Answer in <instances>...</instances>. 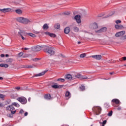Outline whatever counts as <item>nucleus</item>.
<instances>
[{
  "mask_svg": "<svg viewBox=\"0 0 126 126\" xmlns=\"http://www.w3.org/2000/svg\"><path fill=\"white\" fill-rule=\"evenodd\" d=\"M16 20H17L18 22L22 23V24H25V25L29 24V23L32 22V21L31 19L23 17H18L16 18Z\"/></svg>",
  "mask_w": 126,
  "mask_h": 126,
  "instance_id": "obj_1",
  "label": "nucleus"
},
{
  "mask_svg": "<svg viewBox=\"0 0 126 126\" xmlns=\"http://www.w3.org/2000/svg\"><path fill=\"white\" fill-rule=\"evenodd\" d=\"M45 51L49 54V55H50V56L55 55V49L52 47H47L45 49Z\"/></svg>",
  "mask_w": 126,
  "mask_h": 126,
  "instance_id": "obj_2",
  "label": "nucleus"
},
{
  "mask_svg": "<svg viewBox=\"0 0 126 126\" xmlns=\"http://www.w3.org/2000/svg\"><path fill=\"white\" fill-rule=\"evenodd\" d=\"M6 109L7 110V111H10L12 115H14V114H15V113L16 112V110H15V109L12 105L8 106L6 108Z\"/></svg>",
  "mask_w": 126,
  "mask_h": 126,
  "instance_id": "obj_3",
  "label": "nucleus"
},
{
  "mask_svg": "<svg viewBox=\"0 0 126 126\" xmlns=\"http://www.w3.org/2000/svg\"><path fill=\"white\" fill-rule=\"evenodd\" d=\"M18 101H19V102H20V103H21L22 104H26L27 103V99H26V98L22 96L20 97H18L17 98Z\"/></svg>",
  "mask_w": 126,
  "mask_h": 126,
  "instance_id": "obj_4",
  "label": "nucleus"
},
{
  "mask_svg": "<svg viewBox=\"0 0 126 126\" xmlns=\"http://www.w3.org/2000/svg\"><path fill=\"white\" fill-rule=\"evenodd\" d=\"M93 59H94L95 60H97V61H99V60H102V56L100 55H93L91 56Z\"/></svg>",
  "mask_w": 126,
  "mask_h": 126,
  "instance_id": "obj_5",
  "label": "nucleus"
},
{
  "mask_svg": "<svg viewBox=\"0 0 126 126\" xmlns=\"http://www.w3.org/2000/svg\"><path fill=\"white\" fill-rule=\"evenodd\" d=\"M11 8H3V9H0V11L3 12V13H5L6 12H10L11 11Z\"/></svg>",
  "mask_w": 126,
  "mask_h": 126,
  "instance_id": "obj_6",
  "label": "nucleus"
},
{
  "mask_svg": "<svg viewBox=\"0 0 126 126\" xmlns=\"http://www.w3.org/2000/svg\"><path fill=\"white\" fill-rule=\"evenodd\" d=\"M44 34L45 35H48V36H49L50 37H51V38H55L57 36L56 34H55V33H53L52 32H45Z\"/></svg>",
  "mask_w": 126,
  "mask_h": 126,
  "instance_id": "obj_7",
  "label": "nucleus"
},
{
  "mask_svg": "<svg viewBox=\"0 0 126 126\" xmlns=\"http://www.w3.org/2000/svg\"><path fill=\"white\" fill-rule=\"evenodd\" d=\"M75 20H76L77 23L78 24L81 23V20L80 19V15H76L74 17Z\"/></svg>",
  "mask_w": 126,
  "mask_h": 126,
  "instance_id": "obj_8",
  "label": "nucleus"
},
{
  "mask_svg": "<svg viewBox=\"0 0 126 126\" xmlns=\"http://www.w3.org/2000/svg\"><path fill=\"white\" fill-rule=\"evenodd\" d=\"M125 33H126V32H125V31H122L121 32H117L115 34V36H116V37H120L121 36H124V35H125Z\"/></svg>",
  "mask_w": 126,
  "mask_h": 126,
  "instance_id": "obj_9",
  "label": "nucleus"
},
{
  "mask_svg": "<svg viewBox=\"0 0 126 126\" xmlns=\"http://www.w3.org/2000/svg\"><path fill=\"white\" fill-rule=\"evenodd\" d=\"M90 27L92 29H97L98 28V24L96 23H94L90 26Z\"/></svg>",
  "mask_w": 126,
  "mask_h": 126,
  "instance_id": "obj_10",
  "label": "nucleus"
},
{
  "mask_svg": "<svg viewBox=\"0 0 126 126\" xmlns=\"http://www.w3.org/2000/svg\"><path fill=\"white\" fill-rule=\"evenodd\" d=\"M107 31V28H102L101 29H100V30L95 31L96 33H101L102 32H105Z\"/></svg>",
  "mask_w": 126,
  "mask_h": 126,
  "instance_id": "obj_11",
  "label": "nucleus"
},
{
  "mask_svg": "<svg viewBox=\"0 0 126 126\" xmlns=\"http://www.w3.org/2000/svg\"><path fill=\"white\" fill-rule=\"evenodd\" d=\"M71 76H77L78 77H72V79H75V78H80L81 77V75L73 73L72 74Z\"/></svg>",
  "mask_w": 126,
  "mask_h": 126,
  "instance_id": "obj_12",
  "label": "nucleus"
},
{
  "mask_svg": "<svg viewBox=\"0 0 126 126\" xmlns=\"http://www.w3.org/2000/svg\"><path fill=\"white\" fill-rule=\"evenodd\" d=\"M52 87L53 88H55V89H60V88H63V85H53L52 86Z\"/></svg>",
  "mask_w": 126,
  "mask_h": 126,
  "instance_id": "obj_13",
  "label": "nucleus"
},
{
  "mask_svg": "<svg viewBox=\"0 0 126 126\" xmlns=\"http://www.w3.org/2000/svg\"><path fill=\"white\" fill-rule=\"evenodd\" d=\"M65 96L66 97V99L68 100V99H69L70 97L71 96V94H70V92L67 91L65 93Z\"/></svg>",
  "mask_w": 126,
  "mask_h": 126,
  "instance_id": "obj_14",
  "label": "nucleus"
},
{
  "mask_svg": "<svg viewBox=\"0 0 126 126\" xmlns=\"http://www.w3.org/2000/svg\"><path fill=\"white\" fill-rule=\"evenodd\" d=\"M72 77L74 78V77H78L77 76H71V75L70 74H67L65 76V79H69V80H71L72 79Z\"/></svg>",
  "mask_w": 126,
  "mask_h": 126,
  "instance_id": "obj_15",
  "label": "nucleus"
},
{
  "mask_svg": "<svg viewBox=\"0 0 126 126\" xmlns=\"http://www.w3.org/2000/svg\"><path fill=\"white\" fill-rule=\"evenodd\" d=\"M27 34V33L24 31H19V32H18V34L20 36H26Z\"/></svg>",
  "mask_w": 126,
  "mask_h": 126,
  "instance_id": "obj_16",
  "label": "nucleus"
},
{
  "mask_svg": "<svg viewBox=\"0 0 126 126\" xmlns=\"http://www.w3.org/2000/svg\"><path fill=\"white\" fill-rule=\"evenodd\" d=\"M42 50V47L37 45L34 47V51H35V52H39V51H41Z\"/></svg>",
  "mask_w": 126,
  "mask_h": 126,
  "instance_id": "obj_17",
  "label": "nucleus"
},
{
  "mask_svg": "<svg viewBox=\"0 0 126 126\" xmlns=\"http://www.w3.org/2000/svg\"><path fill=\"white\" fill-rule=\"evenodd\" d=\"M96 114V115H100L101 113V107H96L95 108Z\"/></svg>",
  "mask_w": 126,
  "mask_h": 126,
  "instance_id": "obj_18",
  "label": "nucleus"
},
{
  "mask_svg": "<svg viewBox=\"0 0 126 126\" xmlns=\"http://www.w3.org/2000/svg\"><path fill=\"white\" fill-rule=\"evenodd\" d=\"M64 32L65 34H68L70 32V28L69 27H66L64 30Z\"/></svg>",
  "mask_w": 126,
  "mask_h": 126,
  "instance_id": "obj_19",
  "label": "nucleus"
},
{
  "mask_svg": "<svg viewBox=\"0 0 126 126\" xmlns=\"http://www.w3.org/2000/svg\"><path fill=\"white\" fill-rule=\"evenodd\" d=\"M18 32H19V30L18 29H15L12 31V33L13 35H16Z\"/></svg>",
  "mask_w": 126,
  "mask_h": 126,
  "instance_id": "obj_20",
  "label": "nucleus"
},
{
  "mask_svg": "<svg viewBox=\"0 0 126 126\" xmlns=\"http://www.w3.org/2000/svg\"><path fill=\"white\" fill-rule=\"evenodd\" d=\"M15 12L17 14H19V15H21V14H22V13H23V11L21 9H18L15 10Z\"/></svg>",
  "mask_w": 126,
  "mask_h": 126,
  "instance_id": "obj_21",
  "label": "nucleus"
},
{
  "mask_svg": "<svg viewBox=\"0 0 126 126\" xmlns=\"http://www.w3.org/2000/svg\"><path fill=\"white\" fill-rule=\"evenodd\" d=\"M115 28L116 29H124V26L122 25H115Z\"/></svg>",
  "mask_w": 126,
  "mask_h": 126,
  "instance_id": "obj_22",
  "label": "nucleus"
},
{
  "mask_svg": "<svg viewBox=\"0 0 126 126\" xmlns=\"http://www.w3.org/2000/svg\"><path fill=\"white\" fill-rule=\"evenodd\" d=\"M42 28L43 30H48V29H49V25L47 24H44Z\"/></svg>",
  "mask_w": 126,
  "mask_h": 126,
  "instance_id": "obj_23",
  "label": "nucleus"
},
{
  "mask_svg": "<svg viewBox=\"0 0 126 126\" xmlns=\"http://www.w3.org/2000/svg\"><path fill=\"white\" fill-rule=\"evenodd\" d=\"M45 99H46V100H50L52 99V97L51 96V94H45L44 95Z\"/></svg>",
  "mask_w": 126,
  "mask_h": 126,
  "instance_id": "obj_24",
  "label": "nucleus"
},
{
  "mask_svg": "<svg viewBox=\"0 0 126 126\" xmlns=\"http://www.w3.org/2000/svg\"><path fill=\"white\" fill-rule=\"evenodd\" d=\"M112 102H113V103H115V104H120V100L117 98L112 99Z\"/></svg>",
  "mask_w": 126,
  "mask_h": 126,
  "instance_id": "obj_25",
  "label": "nucleus"
},
{
  "mask_svg": "<svg viewBox=\"0 0 126 126\" xmlns=\"http://www.w3.org/2000/svg\"><path fill=\"white\" fill-rule=\"evenodd\" d=\"M60 27H61V25H60V24H56L54 25V28L55 29H60Z\"/></svg>",
  "mask_w": 126,
  "mask_h": 126,
  "instance_id": "obj_26",
  "label": "nucleus"
},
{
  "mask_svg": "<svg viewBox=\"0 0 126 126\" xmlns=\"http://www.w3.org/2000/svg\"><path fill=\"white\" fill-rule=\"evenodd\" d=\"M0 66H1V67L7 68V67L8 66V64L5 63H1L0 64Z\"/></svg>",
  "mask_w": 126,
  "mask_h": 126,
  "instance_id": "obj_27",
  "label": "nucleus"
},
{
  "mask_svg": "<svg viewBox=\"0 0 126 126\" xmlns=\"http://www.w3.org/2000/svg\"><path fill=\"white\" fill-rule=\"evenodd\" d=\"M27 35L30 36V37H32V38H35V37H36V35L32 33H27Z\"/></svg>",
  "mask_w": 126,
  "mask_h": 126,
  "instance_id": "obj_28",
  "label": "nucleus"
},
{
  "mask_svg": "<svg viewBox=\"0 0 126 126\" xmlns=\"http://www.w3.org/2000/svg\"><path fill=\"white\" fill-rule=\"evenodd\" d=\"M73 31H74V32H78V31H79V29L77 27H74Z\"/></svg>",
  "mask_w": 126,
  "mask_h": 126,
  "instance_id": "obj_29",
  "label": "nucleus"
},
{
  "mask_svg": "<svg viewBox=\"0 0 126 126\" xmlns=\"http://www.w3.org/2000/svg\"><path fill=\"white\" fill-rule=\"evenodd\" d=\"M6 63H12L13 59L11 58L8 59L6 60Z\"/></svg>",
  "mask_w": 126,
  "mask_h": 126,
  "instance_id": "obj_30",
  "label": "nucleus"
},
{
  "mask_svg": "<svg viewBox=\"0 0 126 126\" xmlns=\"http://www.w3.org/2000/svg\"><path fill=\"white\" fill-rule=\"evenodd\" d=\"M45 73H46V72H42L39 74L36 75V76H42V75H44Z\"/></svg>",
  "mask_w": 126,
  "mask_h": 126,
  "instance_id": "obj_31",
  "label": "nucleus"
},
{
  "mask_svg": "<svg viewBox=\"0 0 126 126\" xmlns=\"http://www.w3.org/2000/svg\"><path fill=\"white\" fill-rule=\"evenodd\" d=\"M85 57H86V54H85V53L81 54L80 55V58H81L82 59L83 58H85Z\"/></svg>",
  "mask_w": 126,
  "mask_h": 126,
  "instance_id": "obj_32",
  "label": "nucleus"
},
{
  "mask_svg": "<svg viewBox=\"0 0 126 126\" xmlns=\"http://www.w3.org/2000/svg\"><path fill=\"white\" fill-rule=\"evenodd\" d=\"M80 91H83L84 90H85V87L84 86H81L80 87Z\"/></svg>",
  "mask_w": 126,
  "mask_h": 126,
  "instance_id": "obj_33",
  "label": "nucleus"
},
{
  "mask_svg": "<svg viewBox=\"0 0 126 126\" xmlns=\"http://www.w3.org/2000/svg\"><path fill=\"white\" fill-rule=\"evenodd\" d=\"M57 81H59V82H64V79L59 78L57 79Z\"/></svg>",
  "mask_w": 126,
  "mask_h": 126,
  "instance_id": "obj_34",
  "label": "nucleus"
},
{
  "mask_svg": "<svg viewBox=\"0 0 126 126\" xmlns=\"http://www.w3.org/2000/svg\"><path fill=\"white\" fill-rule=\"evenodd\" d=\"M12 105H13L14 106H15V107H17V108H19V104L16 103V102H14L12 103Z\"/></svg>",
  "mask_w": 126,
  "mask_h": 126,
  "instance_id": "obj_35",
  "label": "nucleus"
},
{
  "mask_svg": "<svg viewBox=\"0 0 126 126\" xmlns=\"http://www.w3.org/2000/svg\"><path fill=\"white\" fill-rule=\"evenodd\" d=\"M55 62H56V63H61V62H62V60H60L59 59H57Z\"/></svg>",
  "mask_w": 126,
  "mask_h": 126,
  "instance_id": "obj_36",
  "label": "nucleus"
},
{
  "mask_svg": "<svg viewBox=\"0 0 126 126\" xmlns=\"http://www.w3.org/2000/svg\"><path fill=\"white\" fill-rule=\"evenodd\" d=\"M113 115V111H111L110 112H109L107 116H108V117H112V115Z\"/></svg>",
  "mask_w": 126,
  "mask_h": 126,
  "instance_id": "obj_37",
  "label": "nucleus"
},
{
  "mask_svg": "<svg viewBox=\"0 0 126 126\" xmlns=\"http://www.w3.org/2000/svg\"><path fill=\"white\" fill-rule=\"evenodd\" d=\"M115 14V11L111 12L108 16H107V17H109V16H112V15H114Z\"/></svg>",
  "mask_w": 126,
  "mask_h": 126,
  "instance_id": "obj_38",
  "label": "nucleus"
},
{
  "mask_svg": "<svg viewBox=\"0 0 126 126\" xmlns=\"http://www.w3.org/2000/svg\"><path fill=\"white\" fill-rule=\"evenodd\" d=\"M115 22L116 23V24H119V23H121L122 21H121L120 20H118L116 21Z\"/></svg>",
  "mask_w": 126,
  "mask_h": 126,
  "instance_id": "obj_39",
  "label": "nucleus"
},
{
  "mask_svg": "<svg viewBox=\"0 0 126 126\" xmlns=\"http://www.w3.org/2000/svg\"><path fill=\"white\" fill-rule=\"evenodd\" d=\"M4 97H5V95H3L2 94H0V98L2 99V98H4Z\"/></svg>",
  "mask_w": 126,
  "mask_h": 126,
  "instance_id": "obj_40",
  "label": "nucleus"
},
{
  "mask_svg": "<svg viewBox=\"0 0 126 126\" xmlns=\"http://www.w3.org/2000/svg\"><path fill=\"white\" fill-rule=\"evenodd\" d=\"M19 57H22L23 56V53L20 52V53L18 54Z\"/></svg>",
  "mask_w": 126,
  "mask_h": 126,
  "instance_id": "obj_41",
  "label": "nucleus"
},
{
  "mask_svg": "<svg viewBox=\"0 0 126 126\" xmlns=\"http://www.w3.org/2000/svg\"><path fill=\"white\" fill-rule=\"evenodd\" d=\"M8 117H9V118H13V115H12V114H8Z\"/></svg>",
  "mask_w": 126,
  "mask_h": 126,
  "instance_id": "obj_42",
  "label": "nucleus"
},
{
  "mask_svg": "<svg viewBox=\"0 0 126 126\" xmlns=\"http://www.w3.org/2000/svg\"><path fill=\"white\" fill-rule=\"evenodd\" d=\"M64 14L65 15H68L70 14V12H64Z\"/></svg>",
  "mask_w": 126,
  "mask_h": 126,
  "instance_id": "obj_43",
  "label": "nucleus"
},
{
  "mask_svg": "<svg viewBox=\"0 0 126 126\" xmlns=\"http://www.w3.org/2000/svg\"><path fill=\"white\" fill-rule=\"evenodd\" d=\"M24 113V111H23V109H21L20 111V114H23Z\"/></svg>",
  "mask_w": 126,
  "mask_h": 126,
  "instance_id": "obj_44",
  "label": "nucleus"
},
{
  "mask_svg": "<svg viewBox=\"0 0 126 126\" xmlns=\"http://www.w3.org/2000/svg\"><path fill=\"white\" fill-rule=\"evenodd\" d=\"M106 123H107V121L106 120L104 121L102 123L103 126H104V125H106Z\"/></svg>",
  "mask_w": 126,
  "mask_h": 126,
  "instance_id": "obj_45",
  "label": "nucleus"
},
{
  "mask_svg": "<svg viewBox=\"0 0 126 126\" xmlns=\"http://www.w3.org/2000/svg\"><path fill=\"white\" fill-rule=\"evenodd\" d=\"M34 32L35 34H39V33H40L39 32H37V31H34V32Z\"/></svg>",
  "mask_w": 126,
  "mask_h": 126,
  "instance_id": "obj_46",
  "label": "nucleus"
},
{
  "mask_svg": "<svg viewBox=\"0 0 126 126\" xmlns=\"http://www.w3.org/2000/svg\"><path fill=\"white\" fill-rule=\"evenodd\" d=\"M15 89H17V90H19V89H20V87H16Z\"/></svg>",
  "mask_w": 126,
  "mask_h": 126,
  "instance_id": "obj_47",
  "label": "nucleus"
},
{
  "mask_svg": "<svg viewBox=\"0 0 126 126\" xmlns=\"http://www.w3.org/2000/svg\"><path fill=\"white\" fill-rule=\"evenodd\" d=\"M21 37L22 40H25V37H24L22 35V36H21Z\"/></svg>",
  "mask_w": 126,
  "mask_h": 126,
  "instance_id": "obj_48",
  "label": "nucleus"
},
{
  "mask_svg": "<svg viewBox=\"0 0 126 126\" xmlns=\"http://www.w3.org/2000/svg\"><path fill=\"white\" fill-rule=\"evenodd\" d=\"M82 78H83V79H87V77H86V76H83V77H82Z\"/></svg>",
  "mask_w": 126,
  "mask_h": 126,
  "instance_id": "obj_49",
  "label": "nucleus"
},
{
  "mask_svg": "<svg viewBox=\"0 0 126 126\" xmlns=\"http://www.w3.org/2000/svg\"><path fill=\"white\" fill-rule=\"evenodd\" d=\"M0 57H1V58H4V54H1Z\"/></svg>",
  "mask_w": 126,
  "mask_h": 126,
  "instance_id": "obj_50",
  "label": "nucleus"
},
{
  "mask_svg": "<svg viewBox=\"0 0 126 126\" xmlns=\"http://www.w3.org/2000/svg\"><path fill=\"white\" fill-rule=\"evenodd\" d=\"M28 115V112H26L25 113V117H26V116H27Z\"/></svg>",
  "mask_w": 126,
  "mask_h": 126,
  "instance_id": "obj_51",
  "label": "nucleus"
},
{
  "mask_svg": "<svg viewBox=\"0 0 126 126\" xmlns=\"http://www.w3.org/2000/svg\"><path fill=\"white\" fill-rule=\"evenodd\" d=\"M124 61H126V57H124L123 58Z\"/></svg>",
  "mask_w": 126,
  "mask_h": 126,
  "instance_id": "obj_52",
  "label": "nucleus"
},
{
  "mask_svg": "<svg viewBox=\"0 0 126 126\" xmlns=\"http://www.w3.org/2000/svg\"><path fill=\"white\" fill-rule=\"evenodd\" d=\"M121 109L122 108L121 107H118L117 109L118 110V111H120V110H121Z\"/></svg>",
  "mask_w": 126,
  "mask_h": 126,
  "instance_id": "obj_53",
  "label": "nucleus"
},
{
  "mask_svg": "<svg viewBox=\"0 0 126 126\" xmlns=\"http://www.w3.org/2000/svg\"><path fill=\"white\" fill-rule=\"evenodd\" d=\"M30 68H32V67H33V66H32V65L29 66V67Z\"/></svg>",
  "mask_w": 126,
  "mask_h": 126,
  "instance_id": "obj_54",
  "label": "nucleus"
},
{
  "mask_svg": "<svg viewBox=\"0 0 126 126\" xmlns=\"http://www.w3.org/2000/svg\"><path fill=\"white\" fill-rule=\"evenodd\" d=\"M3 79V78L0 77V80H2Z\"/></svg>",
  "mask_w": 126,
  "mask_h": 126,
  "instance_id": "obj_55",
  "label": "nucleus"
},
{
  "mask_svg": "<svg viewBox=\"0 0 126 126\" xmlns=\"http://www.w3.org/2000/svg\"><path fill=\"white\" fill-rule=\"evenodd\" d=\"M124 39H126V35H125L124 37H123Z\"/></svg>",
  "mask_w": 126,
  "mask_h": 126,
  "instance_id": "obj_56",
  "label": "nucleus"
},
{
  "mask_svg": "<svg viewBox=\"0 0 126 126\" xmlns=\"http://www.w3.org/2000/svg\"><path fill=\"white\" fill-rule=\"evenodd\" d=\"M37 60H38V59H35L33 60V61H34V62H36Z\"/></svg>",
  "mask_w": 126,
  "mask_h": 126,
  "instance_id": "obj_57",
  "label": "nucleus"
},
{
  "mask_svg": "<svg viewBox=\"0 0 126 126\" xmlns=\"http://www.w3.org/2000/svg\"><path fill=\"white\" fill-rule=\"evenodd\" d=\"M5 57H6V58H7V57H8V54H6V55H5Z\"/></svg>",
  "mask_w": 126,
  "mask_h": 126,
  "instance_id": "obj_58",
  "label": "nucleus"
},
{
  "mask_svg": "<svg viewBox=\"0 0 126 126\" xmlns=\"http://www.w3.org/2000/svg\"><path fill=\"white\" fill-rule=\"evenodd\" d=\"M30 100H31V98H29V99H28V101H30Z\"/></svg>",
  "mask_w": 126,
  "mask_h": 126,
  "instance_id": "obj_59",
  "label": "nucleus"
},
{
  "mask_svg": "<svg viewBox=\"0 0 126 126\" xmlns=\"http://www.w3.org/2000/svg\"><path fill=\"white\" fill-rule=\"evenodd\" d=\"M25 50L26 51V50H28V48H25Z\"/></svg>",
  "mask_w": 126,
  "mask_h": 126,
  "instance_id": "obj_60",
  "label": "nucleus"
},
{
  "mask_svg": "<svg viewBox=\"0 0 126 126\" xmlns=\"http://www.w3.org/2000/svg\"><path fill=\"white\" fill-rule=\"evenodd\" d=\"M2 106V104L1 103H0V107Z\"/></svg>",
  "mask_w": 126,
  "mask_h": 126,
  "instance_id": "obj_61",
  "label": "nucleus"
},
{
  "mask_svg": "<svg viewBox=\"0 0 126 126\" xmlns=\"http://www.w3.org/2000/svg\"><path fill=\"white\" fill-rule=\"evenodd\" d=\"M114 74V73H110V74Z\"/></svg>",
  "mask_w": 126,
  "mask_h": 126,
  "instance_id": "obj_62",
  "label": "nucleus"
},
{
  "mask_svg": "<svg viewBox=\"0 0 126 126\" xmlns=\"http://www.w3.org/2000/svg\"><path fill=\"white\" fill-rule=\"evenodd\" d=\"M78 44H80V42H78Z\"/></svg>",
  "mask_w": 126,
  "mask_h": 126,
  "instance_id": "obj_63",
  "label": "nucleus"
},
{
  "mask_svg": "<svg viewBox=\"0 0 126 126\" xmlns=\"http://www.w3.org/2000/svg\"><path fill=\"white\" fill-rule=\"evenodd\" d=\"M107 62H108V63H111V62H110V61H108Z\"/></svg>",
  "mask_w": 126,
  "mask_h": 126,
  "instance_id": "obj_64",
  "label": "nucleus"
}]
</instances>
